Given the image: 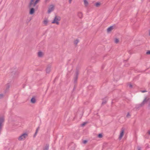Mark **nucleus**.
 Here are the masks:
<instances>
[{
    "mask_svg": "<svg viewBox=\"0 0 150 150\" xmlns=\"http://www.w3.org/2000/svg\"><path fill=\"white\" fill-rule=\"evenodd\" d=\"M146 103H148L149 105L150 106V98L146 97L140 105L139 107L142 106Z\"/></svg>",
    "mask_w": 150,
    "mask_h": 150,
    "instance_id": "obj_1",
    "label": "nucleus"
},
{
    "mask_svg": "<svg viewBox=\"0 0 150 150\" xmlns=\"http://www.w3.org/2000/svg\"><path fill=\"white\" fill-rule=\"evenodd\" d=\"M61 18L59 16H56L53 21L52 22V23H56L57 25H59V22L61 20Z\"/></svg>",
    "mask_w": 150,
    "mask_h": 150,
    "instance_id": "obj_2",
    "label": "nucleus"
},
{
    "mask_svg": "<svg viewBox=\"0 0 150 150\" xmlns=\"http://www.w3.org/2000/svg\"><path fill=\"white\" fill-rule=\"evenodd\" d=\"M27 136L28 134L27 133L23 134L18 137V139L19 141H21L25 139Z\"/></svg>",
    "mask_w": 150,
    "mask_h": 150,
    "instance_id": "obj_3",
    "label": "nucleus"
},
{
    "mask_svg": "<svg viewBox=\"0 0 150 150\" xmlns=\"http://www.w3.org/2000/svg\"><path fill=\"white\" fill-rule=\"evenodd\" d=\"M79 74V71L78 70H76L75 74V77L74 79V83L76 84L77 83V80L78 78V75Z\"/></svg>",
    "mask_w": 150,
    "mask_h": 150,
    "instance_id": "obj_4",
    "label": "nucleus"
},
{
    "mask_svg": "<svg viewBox=\"0 0 150 150\" xmlns=\"http://www.w3.org/2000/svg\"><path fill=\"white\" fill-rule=\"evenodd\" d=\"M54 10V6L53 5H51L48 8V13H50L52 11Z\"/></svg>",
    "mask_w": 150,
    "mask_h": 150,
    "instance_id": "obj_5",
    "label": "nucleus"
},
{
    "mask_svg": "<svg viewBox=\"0 0 150 150\" xmlns=\"http://www.w3.org/2000/svg\"><path fill=\"white\" fill-rule=\"evenodd\" d=\"M124 129L122 128L121 131L120 135L119 137V139H121V138L123 136L124 134Z\"/></svg>",
    "mask_w": 150,
    "mask_h": 150,
    "instance_id": "obj_6",
    "label": "nucleus"
},
{
    "mask_svg": "<svg viewBox=\"0 0 150 150\" xmlns=\"http://www.w3.org/2000/svg\"><path fill=\"white\" fill-rule=\"evenodd\" d=\"M51 65L50 64L48 65L46 69V71L47 73H49L50 72L51 70Z\"/></svg>",
    "mask_w": 150,
    "mask_h": 150,
    "instance_id": "obj_7",
    "label": "nucleus"
},
{
    "mask_svg": "<svg viewBox=\"0 0 150 150\" xmlns=\"http://www.w3.org/2000/svg\"><path fill=\"white\" fill-rule=\"evenodd\" d=\"M38 56L39 57H42L43 55V53L42 52H39L38 53Z\"/></svg>",
    "mask_w": 150,
    "mask_h": 150,
    "instance_id": "obj_8",
    "label": "nucleus"
},
{
    "mask_svg": "<svg viewBox=\"0 0 150 150\" xmlns=\"http://www.w3.org/2000/svg\"><path fill=\"white\" fill-rule=\"evenodd\" d=\"M35 0H31L29 4V7L31 8L32 7L34 1Z\"/></svg>",
    "mask_w": 150,
    "mask_h": 150,
    "instance_id": "obj_9",
    "label": "nucleus"
},
{
    "mask_svg": "<svg viewBox=\"0 0 150 150\" xmlns=\"http://www.w3.org/2000/svg\"><path fill=\"white\" fill-rule=\"evenodd\" d=\"M36 101V100L35 97H33L31 99L30 102L32 103H35Z\"/></svg>",
    "mask_w": 150,
    "mask_h": 150,
    "instance_id": "obj_10",
    "label": "nucleus"
},
{
    "mask_svg": "<svg viewBox=\"0 0 150 150\" xmlns=\"http://www.w3.org/2000/svg\"><path fill=\"white\" fill-rule=\"evenodd\" d=\"M84 4L85 7H87L89 3L86 0H83Z\"/></svg>",
    "mask_w": 150,
    "mask_h": 150,
    "instance_id": "obj_11",
    "label": "nucleus"
},
{
    "mask_svg": "<svg viewBox=\"0 0 150 150\" xmlns=\"http://www.w3.org/2000/svg\"><path fill=\"white\" fill-rule=\"evenodd\" d=\"M35 12V9L33 8H31L30 10L29 13L30 14H33Z\"/></svg>",
    "mask_w": 150,
    "mask_h": 150,
    "instance_id": "obj_12",
    "label": "nucleus"
},
{
    "mask_svg": "<svg viewBox=\"0 0 150 150\" xmlns=\"http://www.w3.org/2000/svg\"><path fill=\"white\" fill-rule=\"evenodd\" d=\"M40 1V0H36L35 2H33L32 7H35L36 5Z\"/></svg>",
    "mask_w": 150,
    "mask_h": 150,
    "instance_id": "obj_13",
    "label": "nucleus"
},
{
    "mask_svg": "<svg viewBox=\"0 0 150 150\" xmlns=\"http://www.w3.org/2000/svg\"><path fill=\"white\" fill-rule=\"evenodd\" d=\"M48 22V21L47 19L45 18L43 21V23L45 25H47Z\"/></svg>",
    "mask_w": 150,
    "mask_h": 150,
    "instance_id": "obj_14",
    "label": "nucleus"
},
{
    "mask_svg": "<svg viewBox=\"0 0 150 150\" xmlns=\"http://www.w3.org/2000/svg\"><path fill=\"white\" fill-rule=\"evenodd\" d=\"M78 16L80 18H81L83 17V14L81 12H79L78 13Z\"/></svg>",
    "mask_w": 150,
    "mask_h": 150,
    "instance_id": "obj_15",
    "label": "nucleus"
},
{
    "mask_svg": "<svg viewBox=\"0 0 150 150\" xmlns=\"http://www.w3.org/2000/svg\"><path fill=\"white\" fill-rule=\"evenodd\" d=\"M113 29V26H110L107 29V31L108 32L111 31Z\"/></svg>",
    "mask_w": 150,
    "mask_h": 150,
    "instance_id": "obj_16",
    "label": "nucleus"
},
{
    "mask_svg": "<svg viewBox=\"0 0 150 150\" xmlns=\"http://www.w3.org/2000/svg\"><path fill=\"white\" fill-rule=\"evenodd\" d=\"M49 146L48 144H46L43 150H48Z\"/></svg>",
    "mask_w": 150,
    "mask_h": 150,
    "instance_id": "obj_17",
    "label": "nucleus"
},
{
    "mask_svg": "<svg viewBox=\"0 0 150 150\" xmlns=\"http://www.w3.org/2000/svg\"><path fill=\"white\" fill-rule=\"evenodd\" d=\"M87 123V122H83V123L81 125V126L82 127H84V126Z\"/></svg>",
    "mask_w": 150,
    "mask_h": 150,
    "instance_id": "obj_18",
    "label": "nucleus"
},
{
    "mask_svg": "<svg viewBox=\"0 0 150 150\" xmlns=\"http://www.w3.org/2000/svg\"><path fill=\"white\" fill-rule=\"evenodd\" d=\"M79 42V40H75L74 41V44L76 45Z\"/></svg>",
    "mask_w": 150,
    "mask_h": 150,
    "instance_id": "obj_19",
    "label": "nucleus"
},
{
    "mask_svg": "<svg viewBox=\"0 0 150 150\" xmlns=\"http://www.w3.org/2000/svg\"><path fill=\"white\" fill-rule=\"evenodd\" d=\"M100 5V3H97L95 4V6L97 7H99Z\"/></svg>",
    "mask_w": 150,
    "mask_h": 150,
    "instance_id": "obj_20",
    "label": "nucleus"
},
{
    "mask_svg": "<svg viewBox=\"0 0 150 150\" xmlns=\"http://www.w3.org/2000/svg\"><path fill=\"white\" fill-rule=\"evenodd\" d=\"M98 137L100 138L103 137V135L101 134H100L98 135Z\"/></svg>",
    "mask_w": 150,
    "mask_h": 150,
    "instance_id": "obj_21",
    "label": "nucleus"
},
{
    "mask_svg": "<svg viewBox=\"0 0 150 150\" xmlns=\"http://www.w3.org/2000/svg\"><path fill=\"white\" fill-rule=\"evenodd\" d=\"M6 88L7 89H8L10 87V85L9 84H7L6 85Z\"/></svg>",
    "mask_w": 150,
    "mask_h": 150,
    "instance_id": "obj_22",
    "label": "nucleus"
},
{
    "mask_svg": "<svg viewBox=\"0 0 150 150\" xmlns=\"http://www.w3.org/2000/svg\"><path fill=\"white\" fill-rule=\"evenodd\" d=\"M4 97V95L3 94H0V99H2Z\"/></svg>",
    "mask_w": 150,
    "mask_h": 150,
    "instance_id": "obj_23",
    "label": "nucleus"
},
{
    "mask_svg": "<svg viewBox=\"0 0 150 150\" xmlns=\"http://www.w3.org/2000/svg\"><path fill=\"white\" fill-rule=\"evenodd\" d=\"M119 42V40L118 39L116 38L115 39V42L116 43H118Z\"/></svg>",
    "mask_w": 150,
    "mask_h": 150,
    "instance_id": "obj_24",
    "label": "nucleus"
},
{
    "mask_svg": "<svg viewBox=\"0 0 150 150\" xmlns=\"http://www.w3.org/2000/svg\"><path fill=\"white\" fill-rule=\"evenodd\" d=\"M107 101L105 100H103L102 103V105H104L106 103Z\"/></svg>",
    "mask_w": 150,
    "mask_h": 150,
    "instance_id": "obj_25",
    "label": "nucleus"
},
{
    "mask_svg": "<svg viewBox=\"0 0 150 150\" xmlns=\"http://www.w3.org/2000/svg\"><path fill=\"white\" fill-rule=\"evenodd\" d=\"M131 116V115L129 114V112H128L126 115V117L127 118H129Z\"/></svg>",
    "mask_w": 150,
    "mask_h": 150,
    "instance_id": "obj_26",
    "label": "nucleus"
},
{
    "mask_svg": "<svg viewBox=\"0 0 150 150\" xmlns=\"http://www.w3.org/2000/svg\"><path fill=\"white\" fill-rule=\"evenodd\" d=\"M87 142V140H84L83 141V143L84 144H86Z\"/></svg>",
    "mask_w": 150,
    "mask_h": 150,
    "instance_id": "obj_27",
    "label": "nucleus"
},
{
    "mask_svg": "<svg viewBox=\"0 0 150 150\" xmlns=\"http://www.w3.org/2000/svg\"><path fill=\"white\" fill-rule=\"evenodd\" d=\"M128 86L130 88H132V85L131 84H129L128 85Z\"/></svg>",
    "mask_w": 150,
    "mask_h": 150,
    "instance_id": "obj_28",
    "label": "nucleus"
},
{
    "mask_svg": "<svg viewBox=\"0 0 150 150\" xmlns=\"http://www.w3.org/2000/svg\"><path fill=\"white\" fill-rule=\"evenodd\" d=\"M38 132V131L36 130V132H35V133L34 135V137H35L36 136V134H37Z\"/></svg>",
    "mask_w": 150,
    "mask_h": 150,
    "instance_id": "obj_29",
    "label": "nucleus"
},
{
    "mask_svg": "<svg viewBox=\"0 0 150 150\" xmlns=\"http://www.w3.org/2000/svg\"><path fill=\"white\" fill-rule=\"evenodd\" d=\"M137 149L138 150H141V147L139 146H137Z\"/></svg>",
    "mask_w": 150,
    "mask_h": 150,
    "instance_id": "obj_30",
    "label": "nucleus"
},
{
    "mask_svg": "<svg viewBox=\"0 0 150 150\" xmlns=\"http://www.w3.org/2000/svg\"><path fill=\"white\" fill-rule=\"evenodd\" d=\"M146 54H150V51H148L146 52Z\"/></svg>",
    "mask_w": 150,
    "mask_h": 150,
    "instance_id": "obj_31",
    "label": "nucleus"
},
{
    "mask_svg": "<svg viewBox=\"0 0 150 150\" xmlns=\"http://www.w3.org/2000/svg\"><path fill=\"white\" fill-rule=\"evenodd\" d=\"M146 92V91H141V92L142 93H144V92Z\"/></svg>",
    "mask_w": 150,
    "mask_h": 150,
    "instance_id": "obj_32",
    "label": "nucleus"
},
{
    "mask_svg": "<svg viewBox=\"0 0 150 150\" xmlns=\"http://www.w3.org/2000/svg\"><path fill=\"white\" fill-rule=\"evenodd\" d=\"M39 127H38L37 128V129L36 130L38 131V130H39Z\"/></svg>",
    "mask_w": 150,
    "mask_h": 150,
    "instance_id": "obj_33",
    "label": "nucleus"
},
{
    "mask_svg": "<svg viewBox=\"0 0 150 150\" xmlns=\"http://www.w3.org/2000/svg\"><path fill=\"white\" fill-rule=\"evenodd\" d=\"M72 0H69V2L70 4H71Z\"/></svg>",
    "mask_w": 150,
    "mask_h": 150,
    "instance_id": "obj_34",
    "label": "nucleus"
},
{
    "mask_svg": "<svg viewBox=\"0 0 150 150\" xmlns=\"http://www.w3.org/2000/svg\"><path fill=\"white\" fill-rule=\"evenodd\" d=\"M148 133L150 135V131H149L148 132Z\"/></svg>",
    "mask_w": 150,
    "mask_h": 150,
    "instance_id": "obj_35",
    "label": "nucleus"
},
{
    "mask_svg": "<svg viewBox=\"0 0 150 150\" xmlns=\"http://www.w3.org/2000/svg\"><path fill=\"white\" fill-rule=\"evenodd\" d=\"M48 0H45V1L46 2Z\"/></svg>",
    "mask_w": 150,
    "mask_h": 150,
    "instance_id": "obj_36",
    "label": "nucleus"
},
{
    "mask_svg": "<svg viewBox=\"0 0 150 150\" xmlns=\"http://www.w3.org/2000/svg\"><path fill=\"white\" fill-rule=\"evenodd\" d=\"M149 35H150V32H149Z\"/></svg>",
    "mask_w": 150,
    "mask_h": 150,
    "instance_id": "obj_37",
    "label": "nucleus"
}]
</instances>
